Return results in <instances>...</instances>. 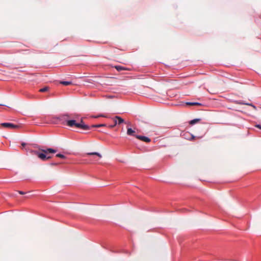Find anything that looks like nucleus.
Returning a JSON list of instances; mask_svg holds the SVG:
<instances>
[{
  "label": "nucleus",
  "mask_w": 261,
  "mask_h": 261,
  "mask_svg": "<svg viewBox=\"0 0 261 261\" xmlns=\"http://www.w3.org/2000/svg\"><path fill=\"white\" fill-rule=\"evenodd\" d=\"M24 150L26 151L34 153L43 162L49 160L53 158L51 154L57 152L56 149L51 148L41 147L35 144H28Z\"/></svg>",
  "instance_id": "f257e3e1"
},
{
  "label": "nucleus",
  "mask_w": 261,
  "mask_h": 261,
  "mask_svg": "<svg viewBox=\"0 0 261 261\" xmlns=\"http://www.w3.org/2000/svg\"><path fill=\"white\" fill-rule=\"evenodd\" d=\"M61 119L66 120V124L69 127L75 126L77 128H82L84 130H89L90 127L84 123L83 120L81 119L80 122H77L75 120H66V118L69 117L68 115H64L61 116Z\"/></svg>",
  "instance_id": "f03ea898"
},
{
  "label": "nucleus",
  "mask_w": 261,
  "mask_h": 261,
  "mask_svg": "<svg viewBox=\"0 0 261 261\" xmlns=\"http://www.w3.org/2000/svg\"><path fill=\"white\" fill-rule=\"evenodd\" d=\"M87 154L92 156L95 161H98L102 157L100 153L96 152H88L87 153Z\"/></svg>",
  "instance_id": "7ed1b4c3"
},
{
  "label": "nucleus",
  "mask_w": 261,
  "mask_h": 261,
  "mask_svg": "<svg viewBox=\"0 0 261 261\" xmlns=\"http://www.w3.org/2000/svg\"><path fill=\"white\" fill-rule=\"evenodd\" d=\"M1 125L4 127L9 128L10 129L18 128L19 126L17 125L11 123H3Z\"/></svg>",
  "instance_id": "20e7f679"
},
{
  "label": "nucleus",
  "mask_w": 261,
  "mask_h": 261,
  "mask_svg": "<svg viewBox=\"0 0 261 261\" xmlns=\"http://www.w3.org/2000/svg\"><path fill=\"white\" fill-rule=\"evenodd\" d=\"M114 121V125H116L117 124H120L124 122V119L121 117L116 116L114 118H113Z\"/></svg>",
  "instance_id": "39448f33"
},
{
  "label": "nucleus",
  "mask_w": 261,
  "mask_h": 261,
  "mask_svg": "<svg viewBox=\"0 0 261 261\" xmlns=\"http://www.w3.org/2000/svg\"><path fill=\"white\" fill-rule=\"evenodd\" d=\"M135 137L142 141H144V142H150L151 141V140L147 137H145V136H135Z\"/></svg>",
  "instance_id": "423d86ee"
},
{
  "label": "nucleus",
  "mask_w": 261,
  "mask_h": 261,
  "mask_svg": "<svg viewBox=\"0 0 261 261\" xmlns=\"http://www.w3.org/2000/svg\"><path fill=\"white\" fill-rule=\"evenodd\" d=\"M186 105L190 106H201L202 104L201 103L196 102H188L186 103Z\"/></svg>",
  "instance_id": "0eeeda50"
},
{
  "label": "nucleus",
  "mask_w": 261,
  "mask_h": 261,
  "mask_svg": "<svg viewBox=\"0 0 261 261\" xmlns=\"http://www.w3.org/2000/svg\"><path fill=\"white\" fill-rule=\"evenodd\" d=\"M127 134L129 136H133L135 137L136 136L135 135V131L133 130L131 128H128L127 129Z\"/></svg>",
  "instance_id": "6e6552de"
},
{
  "label": "nucleus",
  "mask_w": 261,
  "mask_h": 261,
  "mask_svg": "<svg viewBox=\"0 0 261 261\" xmlns=\"http://www.w3.org/2000/svg\"><path fill=\"white\" fill-rule=\"evenodd\" d=\"M56 156L58 157V158H61V159H63V160H66V158H67V157L65 155H64V154H61V153L57 154Z\"/></svg>",
  "instance_id": "1a4fd4ad"
},
{
  "label": "nucleus",
  "mask_w": 261,
  "mask_h": 261,
  "mask_svg": "<svg viewBox=\"0 0 261 261\" xmlns=\"http://www.w3.org/2000/svg\"><path fill=\"white\" fill-rule=\"evenodd\" d=\"M60 83L65 86H68L72 84L71 82L68 81H61L60 82Z\"/></svg>",
  "instance_id": "9d476101"
},
{
  "label": "nucleus",
  "mask_w": 261,
  "mask_h": 261,
  "mask_svg": "<svg viewBox=\"0 0 261 261\" xmlns=\"http://www.w3.org/2000/svg\"><path fill=\"white\" fill-rule=\"evenodd\" d=\"M200 121L199 119H195L190 121V124L193 125Z\"/></svg>",
  "instance_id": "9b49d317"
},
{
  "label": "nucleus",
  "mask_w": 261,
  "mask_h": 261,
  "mask_svg": "<svg viewBox=\"0 0 261 261\" xmlns=\"http://www.w3.org/2000/svg\"><path fill=\"white\" fill-rule=\"evenodd\" d=\"M49 87H45L43 88H41L39 90V92H45L48 90Z\"/></svg>",
  "instance_id": "f8f14e48"
},
{
  "label": "nucleus",
  "mask_w": 261,
  "mask_h": 261,
  "mask_svg": "<svg viewBox=\"0 0 261 261\" xmlns=\"http://www.w3.org/2000/svg\"><path fill=\"white\" fill-rule=\"evenodd\" d=\"M106 125L105 124H100L97 125H92L91 126V127H100L102 126H106Z\"/></svg>",
  "instance_id": "ddd939ff"
},
{
  "label": "nucleus",
  "mask_w": 261,
  "mask_h": 261,
  "mask_svg": "<svg viewBox=\"0 0 261 261\" xmlns=\"http://www.w3.org/2000/svg\"><path fill=\"white\" fill-rule=\"evenodd\" d=\"M115 67L118 71H121L124 69V68L121 66H116Z\"/></svg>",
  "instance_id": "4468645a"
},
{
  "label": "nucleus",
  "mask_w": 261,
  "mask_h": 261,
  "mask_svg": "<svg viewBox=\"0 0 261 261\" xmlns=\"http://www.w3.org/2000/svg\"><path fill=\"white\" fill-rule=\"evenodd\" d=\"M21 146H22V149H24V148L27 146V145H28V144L25 143H24V142H22L21 144Z\"/></svg>",
  "instance_id": "2eb2a0df"
},
{
  "label": "nucleus",
  "mask_w": 261,
  "mask_h": 261,
  "mask_svg": "<svg viewBox=\"0 0 261 261\" xmlns=\"http://www.w3.org/2000/svg\"><path fill=\"white\" fill-rule=\"evenodd\" d=\"M244 104L246 105L250 106L252 107L254 109H256V107L255 106L253 105L252 103H244Z\"/></svg>",
  "instance_id": "dca6fc26"
},
{
  "label": "nucleus",
  "mask_w": 261,
  "mask_h": 261,
  "mask_svg": "<svg viewBox=\"0 0 261 261\" xmlns=\"http://www.w3.org/2000/svg\"><path fill=\"white\" fill-rule=\"evenodd\" d=\"M106 117V116H105L104 115H99V116H96V117H95V118H97V117Z\"/></svg>",
  "instance_id": "f3484780"
},
{
  "label": "nucleus",
  "mask_w": 261,
  "mask_h": 261,
  "mask_svg": "<svg viewBox=\"0 0 261 261\" xmlns=\"http://www.w3.org/2000/svg\"><path fill=\"white\" fill-rule=\"evenodd\" d=\"M18 193L20 194H21V195H23L24 194V192L21 191H18Z\"/></svg>",
  "instance_id": "a211bd4d"
},
{
  "label": "nucleus",
  "mask_w": 261,
  "mask_h": 261,
  "mask_svg": "<svg viewBox=\"0 0 261 261\" xmlns=\"http://www.w3.org/2000/svg\"><path fill=\"white\" fill-rule=\"evenodd\" d=\"M255 126L259 129H261V125H256Z\"/></svg>",
  "instance_id": "6ab92c4d"
},
{
  "label": "nucleus",
  "mask_w": 261,
  "mask_h": 261,
  "mask_svg": "<svg viewBox=\"0 0 261 261\" xmlns=\"http://www.w3.org/2000/svg\"><path fill=\"white\" fill-rule=\"evenodd\" d=\"M115 126V125H114H114H111L110 126V127L112 128V127H114Z\"/></svg>",
  "instance_id": "aec40b11"
},
{
  "label": "nucleus",
  "mask_w": 261,
  "mask_h": 261,
  "mask_svg": "<svg viewBox=\"0 0 261 261\" xmlns=\"http://www.w3.org/2000/svg\"><path fill=\"white\" fill-rule=\"evenodd\" d=\"M0 106H4L3 104L0 103Z\"/></svg>",
  "instance_id": "412c9836"
}]
</instances>
